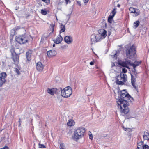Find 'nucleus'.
Instances as JSON below:
<instances>
[{"instance_id": "obj_1", "label": "nucleus", "mask_w": 149, "mask_h": 149, "mask_svg": "<svg viewBox=\"0 0 149 149\" xmlns=\"http://www.w3.org/2000/svg\"><path fill=\"white\" fill-rule=\"evenodd\" d=\"M129 100L131 102L134 100L133 98L130 96L125 90L122 91L120 97L117 101L118 109L120 110L122 113L125 114L129 112V110L127 106Z\"/></svg>"}, {"instance_id": "obj_2", "label": "nucleus", "mask_w": 149, "mask_h": 149, "mask_svg": "<svg viewBox=\"0 0 149 149\" xmlns=\"http://www.w3.org/2000/svg\"><path fill=\"white\" fill-rule=\"evenodd\" d=\"M85 132L84 128L82 127L78 128L74 131L73 138L76 140H77L81 138L83 136Z\"/></svg>"}, {"instance_id": "obj_3", "label": "nucleus", "mask_w": 149, "mask_h": 149, "mask_svg": "<svg viewBox=\"0 0 149 149\" xmlns=\"http://www.w3.org/2000/svg\"><path fill=\"white\" fill-rule=\"evenodd\" d=\"M116 83L119 85H123L127 81V76L123 73L121 72L116 77Z\"/></svg>"}, {"instance_id": "obj_4", "label": "nucleus", "mask_w": 149, "mask_h": 149, "mask_svg": "<svg viewBox=\"0 0 149 149\" xmlns=\"http://www.w3.org/2000/svg\"><path fill=\"white\" fill-rule=\"evenodd\" d=\"M61 95L65 98L69 97L72 93V89L69 86L65 87L62 90L61 88Z\"/></svg>"}, {"instance_id": "obj_5", "label": "nucleus", "mask_w": 149, "mask_h": 149, "mask_svg": "<svg viewBox=\"0 0 149 149\" xmlns=\"http://www.w3.org/2000/svg\"><path fill=\"white\" fill-rule=\"evenodd\" d=\"M136 49L134 45H132L127 50V57L130 59H133V58L136 54Z\"/></svg>"}, {"instance_id": "obj_6", "label": "nucleus", "mask_w": 149, "mask_h": 149, "mask_svg": "<svg viewBox=\"0 0 149 149\" xmlns=\"http://www.w3.org/2000/svg\"><path fill=\"white\" fill-rule=\"evenodd\" d=\"M16 40L17 42L20 44H23L27 42L28 41V39L25 35H22L16 37Z\"/></svg>"}, {"instance_id": "obj_7", "label": "nucleus", "mask_w": 149, "mask_h": 149, "mask_svg": "<svg viewBox=\"0 0 149 149\" xmlns=\"http://www.w3.org/2000/svg\"><path fill=\"white\" fill-rule=\"evenodd\" d=\"M91 44H93L98 42L101 39V37L99 35L92 34L91 36Z\"/></svg>"}, {"instance_id": "obj_8", "label": "nucleus", "mask_w": 149, "mask_h": 149, "mask_svg": "<svg viewBox=\"0 0 149 149\" xmlns=\"http://www.w3.org/2000/svg\"><path fill=\"white\" fill-rule=\"evenodd\" d=\"M61 91V88L58 89L56 88H53L52 89L48 88L47 89L46 91L49 94L51 95H54V94H58L60 93Z\"/></svg>"}, {"instance_id": "obj_9", "label": "nucleus", "mask_w": 149, "mask_h": 149, "mask_svg": "<svg viewBox=\"0 0 149 149\" xmlns=\"http://www.w3.org/2000/svg\"><path fill=\"white\" fill-rule=\"evenodd\" d=\"M118 64L120 65L129 69V65H130V62L128 61H120L119 62Z\"/></svg>"}, {"instance_id": "obj_10", "label": "nucleus", "mask_w": 149, "mask_h": 149, "mask_svg": "<svg viewBox=\"0 0 149 149\" xmlns=\"http://www.w3.org/2000/svg\"><path fill=\"white\" fill-rule=\"evenodd\" d=\"M116 8H114L112 11L110 15L109 16L108 21V22L110 23H112L113 18L114 17L115 14L116 13Z\"/></svg>"}, {"instance_id": "obj_11", "label": "nucleus", "mask_w": 149, "mask_h": 149, "mask_svg": "<svg viewBox=\"0 0 149 149\" xmlns=\"http://www.w3.org/2000/svg\"><path fill=\"white\" fill-rule=\"evenodd\" d=\"M129 10L131 13H134L135 16H137L140 13V11L139 9L133 7H130L129 8Z\"/></svg>"}, {"instance_id": "obj_12", "label": "nucleus", "mask_w": 149, "mask_h": 149, "mask_svg": "<svg viewBox=\"0 0 149 149\" xmlns=\"http://www.w3.org/2000/svg\"><path fill=\"white\" fill-rule=\"evenodd\" d=\"M12 54L13 55L12 59L13 60L14 63L15 64H17L19 60V55L17 54L15 52L13 54L12 53Z\"/></svg>"}, {"instance_id": "obj_13", "label": "nucleus", "mask_w": 149, "mask_h": 149, "mask_svg": "<svg viewBox=\"0 0 149 149\" xmlns=\"http://www.w3.org/2000/svg\"><path fill=\"white\" fill-rule=\"evenodd\" d=\"M99 34L97 35H99L101 37V39H103L107 36V31L104 29H101L99 31Z\"/></svg>"}, {"instance_id": "obj_14", "label": "nucleus", "mask_w": 149, "mask_h": 149, "mask_svg": "<svg viewBox=\"0 0 149 149\" xmlns=\"http://www.w3.org/2000/svg\"><path fill=\"white\" fill-rule=\"evenodd\" d=\"M36 67L38 71L42 72L44 68V65L41 62H39L37 63Z\"/></svg>"}, {"instance_id": "obj_15", "label": "nucleus", "mask_w": 149, "mask_h": 149, "mask_svg": "<svg viewBox=\"0 0 149 149\" xmlns=\"http://www.w3.org/2000/svg\"><path fill=\"white\" fill-rule=\"evenodd\" d=\"M65 42L68 44L71 43L73 41L72 37L70 36H66L64 38Z\"/></svg>"}, {"instance_id": "obj_16", "label": "nucleus", "mask_w": 149, "mask_h": 149, "mask_svg": "<svg viewBox=\"0 0 149 149\" xmlns=\"http://www.w3.org/2000/svg\"><path fill=\"white\" fill-rule=\"evenodd\" d=\"M56 51L54 50L49 51L47 52V55L49 57L54 56L56 55Z\"/></svg>"}, {"instance_id": "obj_17", "label": "nucleus", "mask_w": 149, "mask_h": 149, "mask_svg": "<svg viewBox=\"0 0 149 149\" xmlns=\"http://www.w3.org/2000/svg\"><path fill=\"white\" fill-rule=\"evenodd\" d=\"M62 40V37L60 35H59L56 39L54 40V41L55 43L58 44L60 43Z\"/></svg>"}, {"instance_id": "obj_18", "label": "nucleus", "mask_w": 149, "mask_h": 149, "mask_svg": "<svg viewBox=\"0 0 149 149\" xmlns=\"http://www.w3.org/2000/svg\"><path fill=\"white\" fill-rule=\"evenodd\" d=\"M143 137L144 140H149V133L144 132L143 135Z\"/></svg>"}, {"instance_id": "obj_19", "label": "nucleus", "mask_w": 149, "mask_h": 149, "mask_svg": "<svg viewBox=\"0 0 149 149\" xmlns=\"http://www.w3.org/2000/svg\"><path fill=\"white\" fill-rule=\"evenodd\" d=\"M136 81V79L134 78L133 76L131 75V83L133 87L136 90H137V87L135 85V82Z\"/></svg>"}, {"instance_id": "obj_20", "label": "nucleus", "mask_w": 149, "mask_h": 149, "mask_svg": "<svg viewBox=\"0 0 149 149\" xmlns=\"http://www.w3.org/2000/svg\"><path fill=\"white\" fill-rule=\"evenodd\" d=\"M140 63V62H138L137 61H135L134 63L130 62V65H131L133 67L134 71H135V67L136 66L139 65Z\"/></svg>"}, {"instance_id": "obj_21", "label": "nucleus", "mask_w": 149, "mask_h": 149, "mask_svg": "<svg viewBox=\"0 0 149 149\" xmlns=\"http://www.w3.org/2000/svg\"><path fill=\"white\" fill-rule=\"evenodd\" d=\"M31 51L30 50L28 51L26 53V57L28 61L31 60Z\"/></svg>"}, {"instance_id": "obj_22", "label": "nucleus", "mask_w": 149, "mask_h": 149, "mask_svg": "<svg viewBox=\"0 0 149 149\" xmlns=\"http://www.w3.org/2000/svg\"><path fill=\"white\" fill-rule=\"evenodd\" d=\"M6 76V73L2 72L0 74V79L4 81H6L5 78Z\"/></svg>"}, {"instance_id": "obj_23", "label": "nucleus", "mask_w": 149, "mask_h": 149, "mask_svg": "<svg viewBox=\"0 0 149 149\" xmlns=\"http://www.w3.org/2000/svg\"><path fill=\"white\" fill-rule=\"evenodd\" d=\"M60 26L61 30L60 31V33L64 32L65 30V26L64 25H63L62 24H61Z\"/></svg>"}, {"instance_id": "obj_24", "label": "nucleus", "mask_w": 149, "mask_h": 149, "mask_svg": "<svg viewBox=\"0 0 149 149\" xmlns=\"http://www.w3.org/2000/svg\"><path fill=\"white\" fill-rule=\"evenodd\" d=\"M143 145V142L140 141L138 143V146L136 149H143L142 145Z\"/></svg>"}, {"instance_id": "obj_25", "label": "nucleus", "mask_w": 149, "mask_h": 149, "mask_svg": "<svg viewBox=\"0 0 149 149\" xmlns=\"http://www.w3.org/2000/svg\"><path fill=\"white\" fill-rule=\"evenodd\" d=\"M74 121L72 120H69L67 123L68 125L70 126H73L74 125Z\"/></svg>"}, {"instance_id": "obj_26", "label": "nucleus", "mask_w": 149, "mask_h": 149, "mask_svg": "<svg viewBox=\"0 0 149 149\" xmlns=\"http://www.w3.org/2000/svg\"><path fill=\"white\" fill-rule=\"evenodd\" d=\"M139 22L138 21H136L134 23V28H136L138 27L139 24Z\"/></svg>"}, {"instance_id": "obj_27", "label": "nucleus", "mask_w": 149, "mask_h": 149, "mask_svg": "<svg viewBox=\"0 0 149 149\" xmlns=\"http://www.w3.org/2000/svg\"><path fill=\"white\" fill-rule=\"evenodd\" d=\"M142 148H143V149H149V146L146 144L144 145L143 143V145H142Z\"/></svg>"}, {"instance_id": "obj_28", "label": "nucleus", "mask_w": 149, "mask_h": 149, "mask_svg": "<svg viewBox=\"0 0 149 149\" xmlns=\"http://www.w3.org/2000/svg\"><path fill=\"white\" fill-rule=\"evenodd\" d=\"M41 13L43 15H45L47 14V13L46 10L45 9H42L41 10Z\"/></svg>"}, {"instance_id": "obj_29", "label": "nucleus", "mask_w": 149, "mask_h": 149, "mask_svg": "<svg viewBox=\"0 0 149 149\" xmlns=\"http://www.w3.org/2000/svg\"><path fill=\"white\" fill-rule=\"evenodd\" d=\"M15 31L14 29H13L11 30L10 31L11 35L13 36H14L15 34Z\"/></svg>"}, {"instance_id": "obj_30", "label": "nucleus", "mask_w": 149, "mask_h": 149, "mask_svg": "<svg viewBox=\"0 0 149 149\" xmlns=\"http://www.w3.org/2000/svg\"><path fill=\"white\" fill-rule=\"evenodd\" d=\"M39 147L40 148H46V147L45 146L42 144H41L40 143L39 144Z\"/></svg>"}, {"instance_id": "obj_31", "label": "nucleus", "mask_w": 149, "mask_h": 149, "mask_svg": "<svg viewBox=\"0 0 149 149\" xmlns=\"http://www.w3.org/2000/svg\"><path fill=\"white\" fill-rule=\"evenodd\" d=\"M6 81H4L0 79V86L1 87L2 86V85Z\"/></svg>"}, {"instance_id": "obj_32", "label": "nucleus", "mask_w": 149, "mask_h": 149, "mask_svg": "<svg viewBox=\"0 0 149 149\" xmlns=\"http://www.w3.org/2000/svg\"><path fill=\"white\" fill-rule=\"evenodd\" d=\"M15 72L17 73L18 75H19L20 74V72L19 70L17 69V68H15Z\"/></svg>"}, {"instance_id": "obj_33", "label": "nucleus", "mask_w": 149, "mask_h": 149, "mask_svg": "<svg viewBox=\"0 0 149 149\" xmlns=\"http://www.w3.org/2000/svg\"><path fill=\"white\" fill-rule=\"evenodd\" d=\"M60 149H65L64 148V146L63 143H61L60 146Z\"/></svg>"}, {"instance_id": "obj_34", "label": "nucleus", "mask_w": 149, "mask_h": 149, "mask_svg": "<svg viewBox=\"0 0 149 149\" xmlns=\"http://www.w3.org/2000/svg\"><path fill=\"white\" fill-rule=\"evenodd\" d=\"M67 47H68L67 45H64L63 46H61V47L62 48V49H65L67 48Z\"/></svg>"}, {"instance_id": "obj_35", "label": "nucleus", "mask_w": 149, "mask_h": 149, "mask_svg": "<svg viewBox=\"0 0 149 149\" xmlns=\"http://www.w3.org/2000/svg\"><path fill=\"white\" fill-rule=\"evenodd\" d=\"M20 28V27L19 26H17L15 27L14 29L15 30V31H16L17 30L19 29Z\"/></svg>"}, {"instance_id": "obj_36", "label": "nucleus", "mask_w": 149, "mask_h": 149, "mask_svg": "<svg viewBox=\"0 0 149 149\" xmlns=\"http://www.w3.org/2000/svg\"><path fill=\"white\" fill-rule=\"evenodd\" d=\"M127 70L125 68H123L122 69L123 73H125L127 72Z\"/></svg>"}, {"instance_id": "obj_37", "label": "nucleus", "mask_w": 149, "mask_h": 149, "mask_svg": "<svg viewBox=\"0 0 149 149\" xmlns=\"http://www.w3.org/2000/svg\"><path fill=\"white\" fill-rule=\"evenodd\" d=\"M123 129H124V130L125 131H127H127H128V130H130L131 129H130V128H124V127L123 126Z\"/></svg>"}, {"instance_id": "obj_38", "label": "nucleus", "mask_w": 149, "mask_h": 149, "mask_svg": "<svg viewBox=\"0 0 149 149\" xmlns=\"http://www.w3.org/2000/svg\"><path fill=\"white\" fill-rule=\"evenodd\" d=\"M54 26H55L54 24H51V25H50V26H51V27L52 28V29L53 30H54Z\"/></svg>"}, {"instance_id": "obj_39", "label": "nucleus", "mask_w": 149, "mask_h": 149, "mask_svg": "<svg viewBox=\"0 0 149 149\" xmlns=\"http://www.w3.org/2000/svg\"><path fill=\"white\" fill-rule=\"evenodd\" d=\"M44 2H45L47 3H48L49 2V0H42Z\"/></svg>"}, {"instance_id": "obj_40", "label": "nucleus", "mask_w": 149, "mask_h": 149, "mask_svg": "<svg viewBox=\"0 0 149 149\" xmlns=\"http://www.w3.org/2000/svg\"><path fill=\"white\" fill-rule=\"evenodd\" d=\"M65 1L66 4H67L68 3H70V0H65Z\"/></svg>"}, {"instance_id": "obj_41", "label": "nucleus", "mask_w": 149, "mask_h": 149, "mask_svg": "<svg viewBox=\"0 0 149 149\" xmlns=\"http://www.w3.org/2000/svg\"><path fill=\"white\" fill-rule=\"evenodd\" d=\"M89 138L90 139H93L92 135V134L89 135Z\"/></svg>"}, {"instance_id": "obj_42", "label": "nucleus", "mask_w": 149, "mask_h": 149, "mask_svg": "<svg viewBox=\"0 0 149 149\" xmlns=\"http://www.w3.org/2000/svg\"><path fill=\"white\" fill-rule=\"evenodd\" d=\"M88 0H83V1L84 3H86L88 2Z\"/></svg>"}, {"instance_id": "obj_43", "label": "nucleus", "mask_w": 149, "mask_h": 149, "mask_svg": "<svg viewBox=\"0 0 149 149\" xmlns=\"http://www.w3.org/2000/svg\"><path fill=\"white\" fill-rule=\"evenodd\" d=\"M94 62H92V61L90 62V64L91 65H93L94 64Z\"/></svg>"}, {"instance_id": "obj_44", "label": "nucleus", "mask_w": 149, "mask_h": 149, "mask_svg": "<svg viewBox=\"0 0 149 149\" xmlns=\"http://www.w3.org/2000/svg\"><path fill=\"white\" fill-rule=\"evenodd\" d=\"M2 149H8V147L7 146H5L2 148Z\"/></svg>"}, {"instance_id": "obj_45", "label": "nucleus", "mask_w": 149, "mask_h": 149, "mask_svg": "<svg viewBox=\"0 0 149 149\" xmlns=\"http://www.w3.org/2000/svg\"><path fill=\"white\" fill-rule=\"evenodd\" d=\"M111 65H112V66H111L112 67L114 66L115 65L114 63H112Z\"/></svg>"}, {"instance_id": "obj_46", "label": "nucleus", "mask_w": 149, "mask_h": 149, "mask_svg": "<svg viewBox=\"0 0 149 149\" xmlns=\"http://www.w3.org/2000/svg\"><path fill=\"white\" fill-rule=\"evenodd\" d=\"M117 6L119 8L120 7V5L119 4H118L117 5Z\"/></svg>"}, {"instance_id": "obj_47", "label": "nucleus", "mask_w": 149, "mask_h": 149, "mask_svg": "<svg viewBox=\"0 0 149 149\" xmlns=\"http://www.w3.org/2000/svg\"><path fill=\"white\" fill-rule=\"evenodd\" d=\"M19 123H21V120L20 118L19 119Z\"/></svg>"}, {"instance_id": "obj_48", "label": "nucleus", "mask_w": 149, "mask_h": 149, "mask_svg": "<svg viewBox=\"0 0 149 149\" xmlns=\"http://www.w3.org/2000/svg\"><path fill=\"white\" fill-rule=\"evenodd\" d=\"M21 123H19V127L21 125Z\"/></svg>"}, {"instance_id": "obj_49", "label": "nucleus", "mask_w": 149, "mask_h": 149, "mask_svg": "<svg viewBox=\"0 0 149 149\" xmlns=\"http://www.w3.org/2000/svg\"><path fill=\"white\" fill-rule=\"evenodd\" d=\"M77 3L78 4H80V2L79 1H77Z\"/></svg>"}, {"instance_id": "obj_50", "label": "nucleus", "mask_w": 149, "mask_h": 149, "mask_svg": "<svg viewBox=\"0 0 149 149\" xmlns=\"http://www.w3.org/2000/svg\"><path fill=\"white\" fill-rule=\"evenodd\" d=\"M116 53H115V54H114V57H116Z\"/></svg>"}, {"instance_id": "obj_51", "label": "nucleus", "mask_w": 149, "mask_h": 149, "mask_svg": "<svg viewBox=\"0 0 149 149\" xmlns=\"http://www.w3.org/2000/svg\"><path fill=\"white\" fill-rule=\"evenodd\" d=\"M55 46V44H54L53 45V47H54Z\"/></svg>"}, {"instance_id": "obj_52", "label": "nucleus", "mask_w": 149, "mask_h": 149, "mask_svg": "<svg viewBox=\"0 0 149 149\" xmlns=\"http://www.w3.org/2000/svg\"><path fill=\"white\" fill-rule=\"evenodd\" d=\"M56 19L57 20V19L56 17Z\"/></svg>"}, {"instance_id": "obj_53", "label": "nucleus", "mask_w": 149, "mask_h": 149, "mask_svg": "<svg viewBox=\"0 0 149 149\" xmlns=\"http://www.w3.org/2000/svg\"><path fill=\"white\" fill-rule=\"evenodd\" d=\"M2 149V148H1V149Z\"/></svg>"}]
</instances>
